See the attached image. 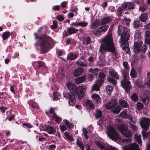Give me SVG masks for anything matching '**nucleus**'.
I'll return each instance as SVG.
<instances>
[{"label":"nucleus","mask_w":150,"mask_h":150,"mask_svg":"<svg viewBox=\"0 0 150 150\" xmlns=\"http://www.w3.org/2000/svg\"><path fill=\"white\" fill-rule=\"evenodd\" d=\"M107 135L112 140L116 141L120 139V137L115 129L112 126L108 125L106 127Z\"/></svg>","instance_id":"5"},{"label":"nucleus","mask_w":150,"mask_h":150,"mask_svg":"<svg viewBox=\"0 0 150 150\" xmlns=\"http://www.w3.org/2000/svg\"><path fill=\"white\" fill-rule=\"evenodd\" d=\"M119 102L120 104L123 108H126L128 106L127 102L124 100L120 99L119 100Z\"/></svg>","instance_id":"30"},{"label":"nucleus","mask_w":150,"mask_h":150,"mask_svg":"<svg viewBox=\"0 0 150 150\" xmlns=\"http://www.w3.org/2000/svg\"><path fill=\"white\" fill-rule=\"evenodd\" d=\"M135 138L137 142L140 144H142L141 135L136 134L135 135Z\"/></svg>","instance_id":"37"},{"label":"nucleus","mask_w":150,"mask_h":150,"mask_svg":"<svg viewBox=\"0 0 150 150\" xmlns=\"http://www.w3.org/2000/svg\"><path fill=\"white\" fill-rule=\"evenodd\" d=\"M79 22H76L71 23V25L73 26H79Z\"/></svg>","instance_id":"63"},{"label":"nucleus","mask_w":150,"mask_h":150,"mask_svg":"<svg viewBox=\"0 0 150 150\" xmlns=\"http://www.w3.org/2000/svg\"><path fill=\"white\" fill-rule=\"evenodd\" d=\"M145 42L146 44H150V38H145Z\"/></svg>","instance_id":"64"},{"label":"nucleus","mask_w":150,"mask_h":150,"mask_svg":"<svg viewBox=\"0 0 150 150\" xmlns=\"http://www.w3.org/2000/svg\"><path fill=\"white\" fill-rule=\"evenodd\" d=\"M133 25L135 28H137L140 25V21L138 20L134 21L133 22Z\"/></svg>","instance_id":"44"},{"label":"nucleus","mask_w":150,"mask_h":150,"mask_svg":"<svg viewBox=\"0 0 150 150\" xmlns=\"http://www.w3.org/2000/svg\"><path fill=\"white\" fill-rule=\"evenodd\" d=\"M112 19L110 17H106L101 19L100 23L102 24H105L111 21Z\"/></svg>","instance_id":"23"},{"label":"nucleus","mask_w":150,"mask_h":150,"mask_svg":"<svg viewBox=\"0 0 150 150\" xmlns=\"http://www.w3.org/2000/svg\"><path fill=\"white\" fill-rule=\"evenodd\" d=\"M100 24V21L98 19H96L95 21L91 24V27L93 29H95L98 27Z\"/></svg>","instance_id":"25"},{"label":"nucleus","mask_w":150,"mask_h":150,"mask_svg":"<svg viewBox=\"0 0 150 150\" xmlns=\"http://www.w3.org/2000/svg\"><path fill=\"white\" fill-rule=\"evenodd\" d=\"M45 66L44 63L42 62L38 61V66L44 67Z\"/></svg>","instance_id":"61"},{"label":"nucleus","mask_w":150,"mask_h":150,"mask_svg":"<svg viewBox=\"0 0 150 150\" xmlns=\"http://www.w3.org/2000/svg\"><path fill=\"white\" fill-rule=\"evenodd\" d=\"M141 44L135 42L134 44V50L135 52H139L142 50L143 51V52H145L146 48V46L145 45H144L142 49L141 48Z\"/></svg>","instance_id":"13"},{"label":"nucleus","mask_w":150,"mask_h":150,"mask_svg":"<svg viewBox=\"0 0 150 150\" xmlns=\"http://www.w3.org/2000/svg\"><path fill=\"white\" fill-rule=\"evenodd\" d=\"M87 130L86 129L83 128V134L86 139H88V137L87 135Z\"/></svg>","instance_id":"46"},{"label":"nucleus","mask_w":150,"mask_h":150,"mask_svg":"<svg viewBox=\"0 0 150 150\" xmlns=\"http://www.w3.org/2000/svg\"><path fill=\"white\" fill-rule=\"evenodd\" d=\"M134 4L131 2H128L125 4L122 5L121 7L118 8V13L119 12L120 14H121L123 9H126L127 10H129V11H131V10L133 9L134 8Z\"/></svg>","instance_id":"9"},{"label":"nucleus","mask_w":150,"mask_h":150,"mask_svg":"<svg viewBox=\"0 0 150 150\" xmlns=\"http://www.w3.org/2000/svg\"><path fill=\"white\" fill-rule=\"evenodd\" d=\"M99 51L102 53L111 52L116 54L115 48L111 34L106 35L102 39Z\"/></svg>","instance_id":"2"},{"label":"nucleus","mask_w":150,"mask_h":150,"mask_svg":"<svg viewBox=\"0 0 150 150\" xmlns=\"http://www.w3.org/2000/svg\"><path fill=\"white\" fill-rule=\"evenodd\" d=\"M117 103V101L116 100H113L105 105V107L108 109H111L115 107Z\"/></svg>","instance_id":"18"},{"label":"nucleus","mask_w":150,"mask_h":150,"mask_svg":"<svg viewBox=\"0 0 150 150\" xmlns=\"http://www.w3.org/2000/svg\"><path fill=\"white\" fill-rule=\"evenodd\" d=\"M79 31L78 29H75L74 28L70 27L67 29V31L69 35H71L73 34L78 32Z\"/></svg>","instance_id":"26"},{"label":"nucleus","mask_w":150,"mask_h":150,"mask_svg":"<svg viewBox=\"0 0 150 150\" xmlns=\"http://www.w3.org/2000/svg\"><path fill=\"white\" fill-rule=\"evenodd\" d=\"M103 80L102 79L98 80L96 83L92 86V91H98L99 90V87L103 83Z\"/></svg>","instance_id":"15"},{"label":"nucleus","mask_w":150,"mask_h":150,"mask_svg":"<svg viewBox=\"0 0 150 150\" xmlns=\"http://www.w3.org/2000/svg\"><path fill=\"white\" fill-rule=\"evenodd\" d=\"M86 78V76L85 75L77 78L75 79V82L77 84L82 83L85 80Z\"/></svg>","instance_id":"21"},{"label":"nucleus","mask_w":150,"mask_h":150,"mask_svg":"<svg viewBox=\"0 0 150 150\" xmlns=\"http://www.w3.org/2000/svg\"><path fill=\"white\" fill-rule=\"evenodd\" d=\"M89 71L91 73H93L95 76H96L99 73L98 69L96 68H91Z\"/></svg>","instance_id":"32"},{"label":"nucleus","mask_w":150,"mask_h":150,"mask_svg":"<svg viewBox=\"0 0 150 150\" xmlns=\"http://www.w3.org/2000/svg\"><path fill=\"white\" fill-rule=\"evenodd\" d=\"M87 106L90 109H93L94 108V105L93 102L90 100H87L86 101Z\"/></svg>","instance_id":"31"},{"label":"nucleus","mask_w":150,"mask_h":150,"mask_svg":"<svg viewBox=\"0 0 150 150\" xmlns=\"http://www.w3.org/2000/svg\"><path fill=\"white\" fill-rule=\"evenodd\" d=\"M23 126L26 127L27 128H31L33 127V126L30 124L27 123H23L22 124Z\"/></svg>","instance_id":"55"},{"label":"nucleus","mask_w":150,"mask_h":150,"mask_svg":"<svg viewBox=\"0 0 150 150\" xmlns=\"http://www.w3.org/2000/svg\"><path fill=\"white\" fill-rule=\"evenodd\" d=\"M56 18L59 21H63L64 18V16L62 15H59L56 16Z\"/></svg>","instance_id":"53"},{"label":"nucleus","mask_w":150,"mask_h":150,"mask_svg":"<svg viewBox=\"0 0 150 150\" xmlns=\"http://www.w3.org/2000/svg\"><path fill=\"white\" fill-rule=\"evenodd\" d=\"M122 148L123 150H140L138 145L135 143L130 144L129 146H122Z\"/></svg>","instance_id":"12"},{"label":"nucleus","mask_w":150,"mask_h":150,"mask_svg":"<svg viewBox=\"0 0 150 150\" xmlns=\"http://www.w3.org/2000/svg\"><path fill=\"white\" fill-rule=\"evenodd\" d=\"M107 79L109 81L113 84L115 86H116L117 81L113 77H108L107 78Z\"/></svg>","instance_id":"34"},{"label":"nucleus","mask_w":150,"mask_h":150,"mask_svg":"<svg viewBox=\"0 0 150 150\" xmlns=\"http://www.w3.org/2000/svg\"><path fill=\"white\" fill-rule=\"evenodd\" d=\"M113 89L112 87L110 85L106 87V91L109 95L110 94Z\"/></svg>","instance_id":"41"},{"label":"nucleus","mask_w":150,"mask_h":150,"mask_svg":"<svg viewBox=\"0 0 150 150\" xmlns=\"http://www.w3.org/2000/svg\"><path fill=\"white\" fill-rule=\"evenodd\" d=\"M141 98L142 101L145 105L148 104L149 101V98L147 94L145 93H143L141 94Z\"/></svg>","instance_id":"17"},{"label":"nucleus","mask_w":150,"mask_h":150,"mask_svg":"<svg viewBox=\"0 0 150 150\" xmlns=\"http://www.w3.org/2000/svg\"><path fill=\"white\" fill-rule=\"evenodd\" d=\"M77 144L81 150H84V146L83 143L81 142L79 139L77 141Z\"/></svg>","instance_id":"40"},{"label":"nucleus","mask_w":150,"mask_h":150,"mask_svg":"<svg viewBox=\"0 0 150 150\" xmlns=\"http://www.w3.org/2000/svg\"><path fill=\"white\" fill-rule=\"evenodd\" d=\"M120 116L122 118L128 119L130 120L131 122L132 121L133 124L135 123V122L133 120L132 116L130 115H128L127 111H125L121 112Z\"/></svg>","instance_id":"16"},{"label":"nucleus","mask_w":150,"mask_h":150,"mask_svg":"<svg viewBox=\"0 0 150 150\" xmlns=\"http://www.w3.org/2000/svg\"><path fill=\"white\" fill-rule=\"evenodd\" d=\"M34 35L35 37V39L36 40V42L34 44V45L35 48L38 49V39H37V33H35Z\"/></svg>","instance_id":"50"},{"label":"nucleus","mask_w":150,"mask_h":150,"mask_svg":"<svg viewBox=\"0 0 150 150\" xmlns=\"http://www.w3.org/2000/svg\"><path fill=\"white\" fill-rule=\"evenodd\" d=\"M52 42V39L45 34L38 37V46L43 53L48 51V49L50 47Z\"/></svg>","instance_id":"3"},{"label":"nucleus","mask_w":150,"mask_h":150,"mask_svg":"<svg viewBox=\"0 0 150 150\" xmlns=\"http://www.w3.org/2000/svg\"><path fill=\"white\" fill-rule=\"evenodd\" d=\"M109 74L112 76L118 79L119 76L117 74V73L115 71H109Z\"/></svg>","instance_id":"38"},{"label":"nucleus","mask_w":150,"mask_h":150,"mask_svg":"<svg viewBox=\"0 0 150 150\" xmlns=\"http://www.w3.org/2000/svg\"><path fill=\"white\" fill-rule=\"evenodd\" d=\"M142 133L143 137L147 138L149 136V133H146L143 130Z\"/></svg>","instance_id":"57"},{"label":"nucleus","mask_w":150,"mask_h":150,"mask_svg":"<svg viewBox=\"0 0 150 150\" xmlns=\"http://www.w3.org/2000/svg\"><path fill=\"white\" fill-rule=\"evenodd\" d=\"M54 112V109L52 108H51L49 111L46 112V113L51 119L54 120L55 121L58 123L60 122L62 120L61 118L58 117Z\"/></svg>","instance_id":"8"},{"label":"nucleus","mask_w":150,"mask_h":150,"mask_svg":"<svg viewBox=\"0 0 150 150\" xmlns=\"http://www.w3.org/2000/svg\"><path fill=\"white\" fill-rule=\"evenodd\" d=\"M121 73L123 77V79H128V77L129 76L128 72L124 70H122Z\"/></svg>","instance_id":"35"},{"label":"nucleus","mask_w":150,"mask_h":150,"mask_svg":"<svg viewBox=\"0 0 150 150\" xmlns=\"http://www.w3.org/2000/svg\"><path fill=\"white\" fill-rule=\"evenodd\" d=\"M77 58V55L72 52H70L69 53L67 56V59L70 60H74L76 59Z\"/></svg>","instance_id":"24"},{"label":"nucleus","mask_w":150,"mask_h":150,"mask_svg":"<svg viewBox=\"0 0 150 150\" xmlns=\"http://www.w3.org/2000/svg\"><path fill=\"white\" fill-rule=\"evenodd\" d=\"M130 124H131V128L134 131H136L137 129V127L135 125L132 124V123H133L132 121L131 122V121H130Z\"/></svg>","instance_id":"58"},{"label":"nucleus","mask_w":150,"mask_h":150,"mask_svg":"<svg viewBox=\"0 0 150 150\" xmlns=\"http://www.w3.org/2000/svg\"><path fill=\"white\" fill-rule=\"evenodd\" d=\"M137 73L134 69L132 68L130 72V75L132 78H134L137 76Z\"/></svg>","instance_id":"36"},{"label":"nucleus","mask_w":150,"mask_h":150,"mask_svg":"<svg viewBox=\"0 0 150 150\" xmlns=\"http://www.w3.org/2000/svg\"><path fill=\"white\" fill-rule=\"evenodd\" d=\"M148 17V15L146 13H143L139 16V20L143 22L146 21Z\"/></svg>","instance_id":"27"},{"label":"nucleus","mask_w":150,"mask_h":150,"mask_svg":"<svg viewBox=\"0 0 150 150\" xmlns=\"http://www.w3.org/2000/svg\"><path fill=\"white\" fill-rule=\"evenodd\" d=\"M129 30L127 28H124L122 33L121 35V37L120 43L122 47L123 50H125L126 53H129V49L128 48L129 46L127 41L129 38Z\"/></svg>","instance_id":"4"},{"label":"nucleus","mask_w":150,"mask_h":150,"mask_svg":"<svg viewBox=\"0 0 150 150\" xmlns=\"http://www.w3.org/2000/svg\"><path fill=\"white\" fill-rule=\"evenodd\" d=\"M108 28V25H104L98 28L96 30H93V33L96 36L100 35L105 33Z\"/></svg>","instance_id":"10"},{"label":"nucleus","mask_w":150,"mask_h":150,"mask_svg":"<svg viewBox=\"0 0 150 150\" xmlns=\"http://www.w3.org/2000/svg\"><path fill=\"white\" fill-rule=\"evenodd\" d=\"M82 42L84 44H87L91 43V41L89 37L86 36L83 38Z\"/></svg>","instance_id":"29"},{"label":"nucleus","mask_w":150,"mask_h":150,"mask_svg":"<svg viewBox=\"0 0 150 150\" xmlns=\"http://www.w3.org/2000/svg\"><path fill=\"white\" fill-rule=\"evenodd\" d=\"M76 63L78 66H80L83 67H86V65L81 61H76Z\"/></svg>","instance_id":"47"},{"label":"nucleus","mask_w":150,"mask_h":150,"mask_svg":"<svg viewBox=\"0 0 150 150\" xmlns=\"http://www.w3.org/2000/svg\"><path fill=\"white\" fill-rule=\"evenodd\" d=\"M117 127L124 136L130 137L131 136V132L128 129L127 126L126 125L122 124H118Z\"/></svg>","instance_id":"6"},{"label":"nucleus","mask_w":150,"mask_h":150,"mask_svg":"<svg viewBox=\"0 0 150 150\" xmlns=\"http://www.w3.org/2000/svg\"><path fill=\"white\" fill-rule=\"evenodd\" d=\"M99 77L100 78H103L105 77L106 76L103 73L100 72L99 74Z\"/></svg>","instance_id":"62"},{"label":"nucleus","mask_w":150,"mask_h":150,"mask_svg":"<svg viewBox=\"0 0 150 150\" xmlns=\"http://www.w3.org/2000/svg\"><path fill=\"white\" fill-rule=\"evenodd\" d=\"M53 99L54 101L59 100L61 96L60 94L57 92H54L53 93Z\"/></svg>","instance_id":"28"},{"label":"nucleus","mask_w":150,"mask_h":150,"mask_svg":"<svg viewBox=\"0 0 150 150\" xmlns=\"http://www.w3.org/2000/svg\"><path fill=\"white\" fill-rule=\"evenodd\" d=\"M92 98L96 101V104H98L100 103V98L98 95L93 94L92 96Z\"/></svg>","instance_id":"22"},{"label":"nucleus","mask_w":150,"mask_h":150,"mask_svg":"<svg viewBox=\"0 0 150 150\" xmlns=\"http://www.w3.org/2000/svg\"><path fill=\"white\" fill-rule=\"evenodd\" d=\"M10 35V33L7 31L5 32L2 35V38L3 40L6 39Z\"/></svg>","instance_id":"45"},{"label":"nucleus","mask_w":150,"mask_h":150,"mask_svg":"<svg viewBox=\"0 0 150 150\" xmlns=\"http://www.w3.org/2000/svg\"><path fill=\"white\" fill-rule=\"evenodd\" d=\"M139 123L142 129L147 130L149 128L150 126V119L147 117H142L139 121Z\"/></svg>","instance_id":"7"},{"label":"nucleus","mask_w":150,"mask_h":150,"mask_svg":"<svg viewBox=\"0 0 150 150\" xmlns=\"http://www.w3.org/2000/svg\"><path fill=\"white\" fill-rule=\"evenodd\" d=\"M122 108L119 105L117 106L116 108H115L112 110V112L114 113L118 114L119 113Z\"/></svg>","instance_id":"33"},{"label":"nucleus","mask_w":150,"mask_h":150,"mask_svg":"<svg viewBox=\"0 0 150 150\" xmlns=\"http://www.w3.org/2000/svg\"><path fill=\"white\" fill-rule=\"evenodd\" d=\"M67 87L72 95H70L69 101V104L70 105H74L76 102L75 95H77L79 99H81L85 91V88L83 86H79L77 88L74 84L70 82L67 83Z\"/></svg>","instance_id":"1"},{"label":"nucleus","mask_w":150,"mask_h":150,"mask_svg":"<svg viewBox=\"0 0 150 150\" xmlns=\"http://www.w3.org/2000/svg\"><path fill=\"white\" fill-rule=\"evenodd\" d=\"M88 79L91 81L94 78V76L92 74H89L88 76Z\"/></svg>","instance_id":"60"},{"label":"nucleus","mask_w":150,"mask_h":150,"mask_svg":"<svg viewBox=\"0 0 150 150\" xmlns=\"http://www.w3.org/2000/svg\"><path fill=\"white\" fill-rule=\"evenodd\" d=\"M64 135L67 139L70 141L72 140L73 139L72 137L69 135L67 132H65L64 133Z\"/></svg>","instance_id":"48"},{"label":"nucleus","mask_w":150,"mask_h":150,"mask_svg":"<svg viewBox=\"0 0 150 150\" xmlns=\"http://www.w3.org/2000/svg\"><path fill=\"white\" fill-rule=\"evenodd\" d=\"M46 131L49 134H54L56 132V128L51 126H48L47 127L46 129Z\"/></svg>","instance_id":"20"},{"label":"nucleus","mask_w":150,"mask_h":150,"mask_svg":"<svg viewBox=\"0 0 150 150\" xmlns=\"http://www.w3.org/2000/svg\"><path fill=\"white\" fill-rule=\"evenodd\" d=\"M124 67L125 70H127L129 68L128 63L126 62H124L122 63Z\"/></svg>","instance_id":"56"},{"label":"nucleus","mask_w":150,"mask_h":150,"mask_svg":"<svg viewBox=\"0 0 150 150\" xmlns=\"http://www.w3.org/2000/svg\"><path fill=\"white\" fill-rule=\"evenodd\" d=\"M95 143L96 145L102 149H103L104 150H119L116 148L110 146H108L107 147H105L98 141H96Z\"/></svg>","instance_id":"14"},{"label":"nucleus","mask_w":150,"mask_h":150,"mask_svg":"<svg viewBox=\"0 0 150 150\" xmlns=\"http://www.w3.org/2000/svg\"><path fill=\"white\" fill-rule=\"evenodd\" d=\"M63 121L67 127L69 128L72 127L74 126V125L72 124H70L69 122L67 120H64Z\"/></svg>","instance_id":"42"},{"label":"nucleus","mask_w":150,"mask_h":150,"mask_svg":"<svg viewBox=\"0 0 150 150\" xmlns=\"http://www.w3.org/2000/svg\"><path fill=\"white\" fill-rule=\"evenodd\" d=\"M83 68L79 67L75 69L74 72V75L75 76L77 77L81 75L83 71Z\"/></svg>","instance_id":"19"},{"label":"nucleus","mask_w":150,"mask_h":150,"mask_svg":"<svg viewBox=\"0 0 150 150\" xmlns=\"http://www.w3.org/2000/svg\"><path fill=\"white\" fill-rule=\"evenodd\" d=\"M102 115V112L99 110H97L96 111V117L98 119L101 117Z\"/></svg>","instance_id":"43"},{"label":"nucleus","mask_w":150,"mask_h":150,"mask_svg":"<svg viewBox=\"0 0 150 150\" xmlns=\"http://www.w3.org/2000/svg\"><path fill=\"white\" fill-rule=\"evenodd\" d=\"M145 36V38H150V31L146 32Z\"/></svg>","instance_id":"59"},{"label":"nucleus","mask_w":150,"mask_h":150,"mask_svg":"<svg viewBox=\"0 0 150 150\" xmlns=\"http://www.w3.org/2000/svg\"><path fill=\"white\" fill-rule=\"evenodd\" d=\"M137 108L139 110L142 109L144 107L143 104L140 102H138L137 103Z\"/></svg>","instance_id":"51"},{"label":"nucleus","mask_w":150,"mask_h":150,"mask_svg":"<svg viewBox=\"0 0 150 150\" xmlns=\"http://www.w3.org/2000/svg\"><path fill=\"white\" fill-rule=\"evenodd\" d=\"M88 23L87 22H79V26H81L83 27H86L88 25Z\"/></svg>","instance_id":"52"},{"label":"nucleus","mask_w":150,"mask_h":150,"mask_svg":"<svg viewBox=\"0 0 150 150\" xmlns=\"http://www.w3.org/2000/svg\"><path fill=\"white\" fill-rule=\"evenodd\" d=\"M60 127L61 130L62 131L66 130L67 129L66 126L64 124H62V123L60 125Z\"/></svg>","instance_id":"54"},{"label":"nucleus","mask_w":150,"mask_h":150,"mask_svg":"<svg viewBox=\"0 0 150 150\" xmlns=\"http://www.w3.org/2000/svg\"><path fill=\"white\" fill-rule=\"evenodd\" d=\"M121 84L122 87L125 89L126 91L128 92L131 86L130 82L128 79H123L121 81Z\"/></svg>","instance_id":"11"},{"label":"nucleus","mask_w":150,"mask_h":150,"mask_svg":"<svg viewBox=\"0 0 150 150\" xmlns=\"http://www.w3.org/2000/svg\"><path fill=\"white\" fill-rule=\"evenodd\" d=\"M57 22L56 21H53V25H51V28L52 29H55L57 28Z\"/></svg>","instance_id":"49"},{"label":"nucleus","mask_w":150,"mask_h":150,"mask_svg":"<svg viewBox=\"0 0 150 150\" xmlns=\"http://www.w3.org/2000/svg\"><path fill=\"white\" fill-rule=\"evenodd\" d=\"M131 97V99L134 102H136L138 100V96L136 93H133Z\"/></svg>","instance_id":"39"}]
</instances>
